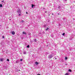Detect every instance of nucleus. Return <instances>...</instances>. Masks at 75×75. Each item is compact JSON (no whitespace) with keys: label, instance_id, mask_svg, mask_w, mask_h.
Here are the masks:
<instances>
[{"label":"nucleus","instance_id":"1","mask_svg":"<svg viewBox=\"0 0 75 75\" xmlns=\"http://www.w3.org/2000/svg\"><path fill=\"white\" fill-rule=\"evenodd\" d=\"M17 12L18 13V14H21V10L19 8L18 10L17 11Z\"/></svg>","mask_w":75,"mask_h":75},{"label":"nucleus","instance_id":"2","mask_svg":"<svg viewBox=\"0 0 75 75\" xmlns=\"http://www.w3.org/2000/svg\"><path fill=\"white\" fill-rule=\"evenodd\" d=\"M52 57H53V56H52V54H50L49 56L48 57V58L49 59H50L51 58H52Z\"/></svg>","mask_w":75,"mask_h":75},{"label":"nucleus","instance_id":"3","mask_svg":"<svg viewBox=\"0 0 75 75\" xmlns=\"http://www.w3.org/2000/svg\"><path fill=\"white\" fill-rule=\"evenodd\" d=\"M11 33L13 35H14V34H15V32H14V31H13L11 32Z\"/></svg>","mask_w":75,"mask_h":75},{"label":"nucleus","instance_id":"4","mask_svg":"<svg viewBox=\"0 0 75 75\" xmlns=\"http://www.w3.org/2000/svg\"><path fill=\"white\" fill-rule=\"evenodd\" d=\"M0 60L1 61H4V59L3 58H1L0 59Z\"/></svg>","mask_w":75,"mask_h":75},{"label":"nucleus","instance_id":"5","mask_svg":"<svg viewBox=\"0 0 75 75\" xmlns=\"http://www.w3.org/2000/svg\"><path fill=\"white\" fill-rule=\"evenodd\" d=\"M35 64L36 65H38V64H39V63L36 62H35Z\"/></svg>","mask_w":75,"mask_h":75},{"label":"nucleus","instance_id":"6","mask_svg":"<svg viewBox=\"0 0 75 75\" xmlns=\"http://www.w3.org/2000/svg\"><path fill=\"white\" fill-rule=\"evenodd\" d=\"M23 34H25V35H27V33H25V32H23Z\"/></svg>","mask_w":75,"mask_h":75},{"label":"nucleus","instance_id":"7","mask_svg":"<svg viewBox=\"0 0 75 75\" xmlns=\"http://www.w3.org/2000/svg\"><path fill=\"white\" fill-rule=\"evenodd\" d=\"M27 53L26 52L24 51L23 52V54H26Z\"/></svg>","mask_w":75,"mask_h":75},{"label":"nucleus","instance_id":"8","mask_svg":"<svg viewBox=\"0 0 75 75\" xmlns=\"http://www.w3.org/2000/svg\"><path fill=\"white\" fill-rule=\"evenodd\" d=\"M48 30H49V28H47V29H45V30L47 31Z\"/></svg>","mask_w":75,"mask_h":75},{"label":"nucleus","instance_id":"9","mask_svg":"<svg viewBox=\"0 0 75 75\" xmlns=\"http://www.w3.org/2000/svg\"><path fill=\"white\" fill-rule=\"evenodd\" d=\"M34 41H35V42H37V39H34Z\"/></svg>","mask_w":75,"mask_h":75},{"label":"nucleus","instance_id":"10","mask_svg":"<svg viewBox=\"0 0 75 75\" xmlns=\"http://www.w3.org/2000/svg\"><path fill=\"white\" fill-rule=\"evenodd\" d=\"M2 4H0V7H2Z\"/></svg>","mask_w":75,"mask_h":75},{"label":"nucleus","instance_id":"11","mask_svg":"<svg viewBox=\"0 0 75 75\" xmlns=\"http://www.w3.org/2000/svg\"><path fill=\"white\" fill-rule=\"evenodd\" d=\"M69 71L71 72H72V71L71 70V69H69Z\"/></svg>","mask_w":75,"mask_h":75},{"label":"nucleus","instance_id":"12","mask_svg":"<svg viewBox=\"0 0 75 75\" xmlns=\"http://www.w3.org/2000/svg\"><path fill=\"white\" fill-rule=\"evenodd\" d=\"M65 75H69V74L67 73L65 74Z\"/></svg>","mask_w":75,"mask_h":75},{"label":"nucleus","instance_id":"13","mask_svg":"<svg viewBox=\"0 0 75 75\" xmlns=\"http://www.w3.org/2000/svg\"><path fill=\"white\" fill-rule=\"evenodd\" d=\"M34 5H33V4L32 5V8H33V7H34Z\"/></svg>","mask_w":75,"mask_h":75},{"label":"nucleus","instance_id":"14","mask_svg":"<svg viewBox=\"0 0 75 75\" xmlns=\"http://www.w3.org/2000/svg\"><path fill=\"white\" fill-rule=\"evenodd\" d=\"M3 4H5V2L4 1L3 2H2Z\"/></svg>","mask_w":75,"mask_h":75},{"label":"nucleus","instance_id":"15","mask_svg":"<svg viewBox=\"0 0 75 75\" xmlns=\"http://www.w3.org/2000/svg\"><path fill=\"white\" fill-rule=\"evenodd\" d=\"M30 47V46L28 45L27 46V48H29Z\"/></svg>","mask_w":75,"mask_h":75},{"label":"nucleus","instance_id":"16","mask_svg":"<svg viewBox=\"0 0 75 75\" xmlns=\"http://www.w3.org/2000/svg\"><path fill=\"white\" fill-rule=\"evenodd\" d=\"M18 61H16V63H18Z\"/></svg>","mask_w":75,"mask_h":75},{"label":"nucleus","instance_id":"17","mask_svg":"<svg viewBox=\"0 0 75 75\" xmlns=\"http://www.w3.org/2000/svg\"><path fill=\"white\" fill-rule=\"evenodd\" d=\"M65 59H68V58L67 57H65Z\"/></svg>","mask_w":75,"mask_h":75},{"label":"nucleus","instance_id":"18","mask_svg":"<svg viewBox=\"0 0 75 75\" xmlns=\"http://www.w3.org/2000/svg\"><path fill=\"white\" fill-rule=\"evenodd\" d=\"M6 61H9V59H7Z\"/></svg>","mask_w":75,"mask_h":75},{"label":"nucleus","instance_id":"19","mask_svg":"<svg viewBox=\"0 0 75 75\" xmlns=\"http://www.w3.org/2000/svg\"><path fill=\"white\" fill-rule=\"evenodd\" d=\"M62 35H65V33H63V34H62Z\"/></svg>","mask_w":75,"mask_h":75},{"label":"nucleus","instance_id":"20","mask_svg":"<svg viewBox=\"0 0 75 75\" xmlns=\"http://www.w3.org/2000/svg\"><path fill=\"white\" fill-rule=\"evenodd\" d=\"M61 8V6H58V8Z\"/></svg>","mask_w":75,"mask_h":75},{"label":"nucleus","instance_id":"21","mask_svg":"<svg viewBox=\"0 0 75 75\" xmlns=\"http://www.w3.org/2000/svg\"><path fill=\"white\" fill-rule=\"evenodd\" d=\"M46 54H48V52H46Z\"/></svg>","mask_w":75,"mask_h":75},{"label":"nucleus","instance_id":"22","mask_svg":"<svg viewBox=\"0 0 75 75\" xmlns=\"http://www.w3.org/2000/svg\"><path fill=\"white\" fill-rule=\"evenodd\" d=\"M39 50H41V48H40Z\"/></svg>","mask_w":75,"mask_h":75},{"label":"nucleus","instance_id":"23","mask_svg":"<svg viewBox=\"0 0 75 75\" xmlns=\"http://www.w3.org/2000/svg\"><path fill=\"white\" fill-rule=\"evenodd\" d=\"M4 1V0H3V1H1V2H2V3H3V2Z\"/></svg>","mask_w":75,"mask_h":75},{"label":"nucleus","instance_id":"24","mask_svg":"<svg viewBox=\"0 0 75 75\" xmlns=\"http://www.w3.org/2000/svg\"><path fill=\"white\" fill-rule=\"evenodd\" d=\"M20 16H21V14H19V16L20 17Z\"/></svg>","mask_w":75,"mask_h":75},{"label":"nucleus","instance_id":"25","mask_svg":"<svg viewBox=\"0 0 75 75\" xmlns=\"http://www.w3.org/2000/svg\"><path fill=\"white\" fill-rule=\"evenodd\" d=\"M4 38V36H3L2 37V38Z\"/></svg>","mask_w":75,"mask_h":75},{"label":"nucleus","instance_id":"26","mask_svg":"<svg viewBox=\"0 0 75 75\" xmlns=\"http://www.w3.org/2000/svg\"><path fill=\"white\" fill-rule=\"evenodd\" d=\"M28 35H31V33H30L29 34H28Z\"/></svg>","mask_w":75,"mask_h":75},{"label":"nucleus","instance_id":"27","mask_svg":"<svg viewBox=\"0 0 75 75\" xmlns=\"http://www.w3.org/2000/svg\"><path fill=\"white\" fill-rule=\"evenodd\" d=\"M23 22H24V21L22 20V23H23Z\"/></svg>","mask_w":75,"mask_h":75},{"label":"nucleus","instance_id":"28","mask_svg":"<svg viewBox=\"0 0 75 75\" xmlns=\"http://www.w3.org/2000/svg\"><path fill=\"white\" fill-rule=\"evenodd\" d=\"M23 61V59H21V61Z\"/></svg>","mask_w":75,"mask_h":75},{"label":"nucleus","instance_id":"29","mask_svg":"<svg viewBox=\"0 0 75 75\" xmlns=\"http://www.w3.org/2000/svg\"><path fill=\"white\" fill-rule=\"evenodd\" d=\"M70 40H72V39L70 38Z\"/></svg>","mask_w":75,"mask_h":75},{"label":"nucleus","instance_id":"30","mask_svg":"<svg viewBox=\"0 0 75 75\" xmlns=\"http://www.w3.org/2000/svg\"><path fill=\"white\" fill-rule=\"evenodd\" d=\"M26 14H28V12H26Z\"/></svg>","mask_w":75,"mask_h":75},{"label":"nucleus","instance_id":"31","mask_svg":"<svg viewBox=\"0 0 75 75\" xmlns=\"http://www.w3.org/2000/svg\"><path fill=\"white\" fill-rule=\"evenodd\" d=\"M52 15H54V13H52Z\"/></svg>","mask_w":75,"mask_h":75},{"label":"nucleus","instance_id":"32","mask_svg":"<svg viewBox=\"0 0 75 75\" xmlns=\"http://www.w3.org/2000/svg\"><path fill=\"white\" fill-rule=\"evenodd\" d=\"M30 42H32V41H31V40Z\"/></svg>","mask_w":75,"mask_h":75},{"label":"nucleus","instance_id":"33","mask_svg":"<svg viewBox=\"0 0 75 75\" xmlns=\"http://www.w3.org/2000/svg\"><path fill=\"white\" fill-rule=\"evenodd\" d=\"M37 75H40V74H37Z\"/></svg>","mask_w":75,"mask_h":75},{"label":"nucleus","instance_id":"34","mask_svg":"<svg viewBox=\"0 0 75 75\" xmlns=\"http://www.w3.org/2000/svg\"><path fill=\"white\" fill-rule=\"evenodd\" d=\"M54 58H56V57H54Z\"/></svg>","mask_w":75,"mask_h":75},{"label":"nucleus","instance_id":"35","mask_svg":"<svg viewBox=\"0 0 75 75\" xmlns=\"http://www.w3.org/2000/svg\"><path fill=\"white\" fill-rule=\"evenodd\" d=\"M55 59H57V58H56Z\"/></svg>","mask_w":75,"mask_h":75},{"label":"nucleus","instance_id":"36","mask_svg":"<svg viewBox=\"0 0 75 75\" xmlns=\"http://www.w3.org/2000/svg\"><path fill=\"white\" fill-rule=\"evenodd\" d=\"M66 65H67V64H66Z\"/></svg>","mask_w":75,"mask_h":75},{"label":"nucleus","instance_id":"37","mask_svg":"<svg viewBox=\"0 0 75 75\" xmlns=\"http://www.w3.org/2000/svg\"><path fill=\"white\" fill-rule=\"evenodd\" d=\"M65 1H67V0H64Z\"/></svg>","mask_w":75,"mask_h":75},{"label":"nucleus","instance_id":"38","mask_svg":"<svg viewBox=\"0 0 75 75\" xmlns=\"http://www.w3.org/2000/svg\"><path fill=\"white\" fill-rule=\"evenodd\" d=\"M45 13H47V12L45 11Z\"/></svg>","mask_w":75,"mask_h":75},{"label":"nucleus","instance_id":"39","mask_svg":"<svg viewBox=\"0 0 75 75\" xmlns=\"http://www.w3.org/2000/svg\"><path fill=\"white\" fill-rule=\"evenodd\" d=\"M62 62H64V61H62Z\"/></svg>","mask_w":75,"mask_h":75},{"label":"nucleus","instance_id":"40","mask_svg":"<svg viewBox=\"0 0 75 75\" xmlns=\"http://www.w3.org/2000/svg\"><path fill=\"white\" fill-rule=\"evenodd\" d=\"M10 20H11V19H10Z\"/></svg>","mask_w":75,"mask_h":75},{"label":"nucleus","instance_id":"41","mask_svg":"<svg viewBox=\"0 0 75 75\" xmlns=\"http://www.w3.org/2000/svg\"><path fill=\"white\" fill-rule=\"evenodd\" d=\"M49 16H50V14L49 15Z\"/></svg>","mask_w":75,"mask_h":75},{"label":"nucleus","instance_id":"42","mask_svg":"<svg viewBox=\"0 0 75 75\" xmlns=\"http://www.w3.org/2000/svg\"><path fill=\"white\" fill-rule=\"evenodd\" d=\"M9 75H11L10 74Z\"/></svg>","mask_w":75,"mask_h":75}]
</instances>
